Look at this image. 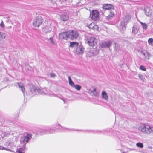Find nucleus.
Here are the masks:
<instances>
[{
	"instance_id": "obj_14",
	"label": "nucleus",
	"mask_w": 153,
	"mask_h": 153,
	"mask_svg": "<svg viewBox=\"0 0 153 153\" xmlns=\"http://www.w3.org/2000/svg\"><path fill=\"white\" fill-rule=\"evenodd\" d=\"M91 51L92 52L93 56H95L98 54L99 49L97 48L96 46L92 47V48H91Z\"/></svg>"
},
{
	"instance_id": "obj_50",
	"label": "nucleus",
	"mask_w": 153,
	"mask_h": 153,
	"mask_svg": "<svg viewBox=\"0 0 153 153\" xmlns=\"http://www.w3.org/2000/svg\"><path fill=\"white\" fill-rule=\"evenodd\" d=\"M131 1H134V0H131Z\"/></svg>"
},
{
	"instance_id": "obj_15",
	"label": "nucleus",
	"mask_w": 153,
	"mask_h": 153,
	"mask_svg": "<svg viewBox=\"0 0 153 153\" xmlns=\"http://www.w3.org/2000/svg\"><path fill=\"white\" fill-rule=\"evenodd\" d=\"M103 9L110 10L114 8V6L111 4H104L102 7Z\"/></svg>"
},
{
	"instance_id": "obj_7",
	"label": "nucleus",
	"mask_w": 153,
	"mask_h": 153,
	"mask_svg": "<svg viewBox=\"0 0 153 153\" xmlns=\"http://www.w3.org/2000/svg\"><path fill=\"white\" fill-rule=\"evenodd\" d=\"M99 14L96 10H93L91 13L90 16L94 20L96 21L98 19Z\"/></svg>"
},
{
	"instance_id": "obj_36",
	"label": "nucleus",
	"mask_w": 153,
	"mask_h": 153,
	"mask_svg": "<svg viewBox=\"0 0 153 153\" xmlns=\"http://www.w3.org/2000/svg\"><path fill=\"white\" fill-rule=\"evenodd\" d=\"M120 46L119 45H116L115 44V46L114 47V49L116 50H118L120 49Z\"/></svg>"
},
{
	"instance_id": "obj_39",
	"label": "nucleus",
	"mask_w": 153,
	"mask_h": 153,
	"mask_svg": "<svg viewBox=\"0 0 153 153\" xmlns=\"http://www.w3.org/2000/svg\"><path fill=\"white\" fill-rule=\"evenodd\" d=\"M48 41L50 42L52 44H54V42L53 40V39L52 37L50 38L48 40Z\"/></svg>"
},
{
	"instance_id": "obj_1",
	"label": "nucleus",
	"mask_w": 153,
	"mask_h": 153,
	"mask_svg": "<svg viewBox=\"0 0 153 153\" xmlns=\"http://www.w3.org/2000/svg\"><path fill=\"white\" fill-rule=\"evenodd\" d=\"M138 130L145 134H150L153 133V127L144 124L139 127Z\"/></svg>"
},
{
	"instance_id": "obj_46",
	"label": "nucleus",
	"mask_w": 153,
	"mask_h": 153,
	"mask_svg": "<svg viewBox=\"0 0 153 153\" xmlns=\"http://www.w3.org/2000/svg\"><path fill=\"white\" fill-rule=\"evenodd\" d=\"M51 2L53 3L54 4L56 2V0H51Z\"/></svg>"
},
{
	"instance_id": "obj_41",
	"label": "nucleus",
	"mask_w": 153,
	"mask_h": 153,
	"mask_svg": "<svg viewBox=\"0 0 153 153\" xmlns=\"http://www.w3.org/2000/svg\"><path fill=\"white\" fill-rule=\"evenodd\" d=\"M0 150H7L11 151V150L8 149L7 148H5L0 146Z\"/></svg>"
},
{
	"instance_id": "obj_40",
	"label": "nucleus",
	"mask_w": 153,
	"mask_h": 153,
	"mask_svg": "<svg viewBox=\"0 0 153 153\" xmlns=\"http://www.w3.org/2000/svg\"><path fill=\"white\" fill-rule=\"evenodd\" d=\"M138 76L139 77V78H140V79H141L142 81H144V79H145V78L143 77V76L140 75V74H139L138 75Z\"/></svg>"
},
{
	"instance_id": "obj_44",
	"label": "nucleus",
	"mask_w": 153,
	"mask_h": 153,
	"mask_svg": "<svg viewBox=\"0 0 153 153\" xmlns=\"http://www.w3.org/2000/svg\"><path fill=\"white\" fill-rule=\"evenodd\" d=\"M89 132H92L93 131H90H90H89ZM93 132H95V133H97V132H101V131H99V130H95V131H93Z\"/></svg>"
},
{
	"instance_id": "obj_17",
	"label": "nucleus",
	"mask_w": 153,
	"mask_h": 153,
	"mask_svg": "<svg viewBox=\"0 0 153 153\" xmlns=\"http://www.w3.org/2000/svg\"><path fill=\"white\" fill-rule=\"evenodd\" d=\"M17 84L19 88H21V91L24 94V92L25 91V88L24 84L20 82H17Z\"/></svg>"
},
{
	"instance_id": "obj_33",
	"label": "nucleus",
	"mask_w": 153,
	"mask_h": 153,
	"mask_svg": "<svg viewBox=\"0 0 153 153\" xmlns=\"http://www.w3.org/2000/svg\"><path fill=\"white\" fill-rule=\"evenodd\" d=\"M143 54L146 58H147L148 57L149 58V53L148 52H146L145 53H143Z\"/></svg>"
},
{
	"instance_id": "obj_4",
	"label": "nucleus",
	"mask_w": 153,
	"mask_h": 153,
	"mask_svg": "<svg viewBox=\"0 0 153 153\" xmlns=\"http://www.w3.org/2000/svg\"><path fill=\"white\" fill-rule=\"evenodd\" d=\"M68 37L71 40L75 39L77 38L79 36V33L76 30H70L68 31Z\"/></svg>"
},
{
	"instance_id": "obj_42",
	"label": "nucleus",
	"mask_w": 153,
	"mask_h": 153,
	"mask_svg": "<svg viewBox=\"0 0 153 153\" xmlns=\"http://www.w3.org/2000/svg\"><path fill=\"white\" fill-rule=\"evenodd\" d=\"M0 26L2 28L4 27V25L3 22V21H2L1 23L0 24Z\"/></svg>"
},
{
	"instance_id": "obj_49",
	"label": "nucleus",
	"mask_w": 153,
	"mask_h": 153,
	"mask_svg": "<svg viewBox=\"0 0 153 153\" xmlns=\"http://www.w3.org/2000/svg\"><path fill=\"white\" fill-rule=\"evenodd\" d=\"M110 17H112V16H111L110 15H108V18H110Z\"/></svg>"
},
{
	"instance_id": "obj_12",
	"label": "nucleus",
	"mask_w": 153,
	"mask_h": 153,
	"mask_svg": "<svg viewBox=\"0 0 153 153\" xmlns=\"http://www.w3.org/2000/svg\"><path fill=\"white\" fill-rule=\"evenodd\" d=\"M51 23L49 22L48 25L45 26L42 28L43 31L46 33L50 32L51 30V28L50 27Z\"/></svg>"
},
{
	"instance_id": "obj_30",
	"label": "nucleus",
	"mask_w": 153,
	"mask_h": 153,
	"mask_svg": "<svg viewBox=\"0 0 153 153\" xmlns=\"http://www.w3.org/2000/svg\"><path fill=\"white\" fill-rule=\"evenodd\" d=\"M148 42L150 45H153V39L152 38H150L148 40Z\"/></svg>"
},
{
	"instance_id": "obj_23",
	"label": "nucleus",
	"mask_w": 153,
	"mask_h": 153,
	"mask_svg": "<svg viewBox=\"0 0 153 153\" xmlns=\"http://www.w3.org/2000/svg\"><path fill=\"white\" fill-rule=\"evenodd\" d=\"M102 98L106 100H107L108 97L105 91H103L102 92Z\"/></svg>"
},
{
	"instance_id": "obj_13",
	"label": "nucleus",
	"mask_w": 153,
	"mask_h": 153,
	"mask_svg": "<svg viewBox=\"0 0 153 153\" xmlns=\"http://www.w3.org/2000/svg\"><path fill=\"white\" fill-rule=\"evenodd\" d=\"M84 51L83 47L81 45L77 47L76 50V53L77 54H82Z\"/></svg>"
},
{
	"instance_id": "obj_25",
	"label": "nucleus",
	"mask_w": 153,
	"mask_h": 153,
	"mask_svg": "<svg viewBox=\"0 0 153 153\" xmlns=\"http://www.w3.org/2000/svg\"><path fill=\"white\" fill-rule=\"evenodd\" d=\"M25 149V146L20 148L17 149V152L18 153H25L24 151Z\"/></svg>"
},
{
	"instance_id": "obj_6",
	"label": "nucleus",
	"mask_w": 153,
	"mask_h": 153,
	"mask_svg": "<svg viewBox=\"0 0 153 153\" xmlns=\"http://www.w3.org/2000/svg\"><path fill=\"white\" fill-rule=\"evenodd\" d=\"M60 19L61 20L64 21H67L69 19V14L67 11H65L60 16Z\"/></svg>"
},
{
	"instance_id": "obj_2",
	"label": "nucleus",
	"mask_w": 153,
	"mask_h": 153,
	"mask_svg": "<svg viewBox=\"0 0 153 153\" xmlns=\"http://www.w3.org/2000/svg\"><path fill=\"white\" fill-rule=\"evenodd\" d=\"M30 91L29 92V94L30 95H32L33 96L35 95L39 94H45V93L40 89H38L36 88V87L33 85H31L30 86Z\"/></svg>"
},
{
	"instance_id": "obj_43",
	"label": "nucleus",
	"mask_w": 153,
	"mask_h": 153,
	"mask_svg": "<svg viewBox=\"0 0 153 153\" xmlns=\"http://www.w3.org/2000/svg\"><path fill=\"white\" fill-rule=\"evenodd\" d=\"M50 75L51 77H53L55 76V74L54 73H50Z\"/></svg>"
},
{
	"instance_id": "obj_29",
	"label": "nucleus",
	"mask_w": 153,
	"mask_h": 153,
	"mask_svg": "<svg viewBox=\"0 0 153 153\" xmlns=\"http://www.w3.org/2000/svg\"><path fill=\"white\" fill-rule=\"evenodd\" d=\"M73 87L75 89L78 91L80 90L81 88V87L78 85H75Z\"/></svg>"
},
{
	"instance_id": "obj_8",
	"label": "nucleus",
	"mask_w": 153,
	"mask_h": 153,
	"mask_svg": "<svg viewBox=\"0 0 153 153\" xmlns=\"http://www.w3.org/2000/svg\"><path fill=\"white\" fill-rule=\"evenodd\" d=\"M31 137L32 134H28L26 136H23V140H22V141L23 143H27L31 139Z\"/></svg>"
},
{
	"instance_id": "obj_9",
	"label": "nucleus",
	"mask_w": 153,
	"mask_h": 153,
	"mask_svg": "<svg viewBox=\"0 0 153 153\" xmlns=\"http://www.w3.org/2000/svg\"><path fill=\"white\" fill-rule=\"evenodd\" d=\"M127 22L123 20L120 23L119 28L120 30H124L126 29V27L127 24Z\"/></svg>"
},
{
	"instance_id": "obj_18",
	"label": "nucleus",
	"mask_w": 153,
	"mask_h": 153,
	"mask_svg": "<svg viewBox=\"0 0 153 153\" xmlns=\"http://www.w3.org/2000/svg\"><path fill=\"white\" fill-rule=\"evenodd\" d=\"M91 48H88L86 51V53L87 56L91 57L93 56V54H92V52L91 51Z\"/></svg>"
},
{
	"instance_id": "obj_10",
	"label": "nucleus",
	"mask_w": 153,
	"mask_h": 153,
	"mask_svg": "<svg viewBox=\"0 0 153 153\" xmlns=\"http://www.w3.org/2000/svg\"><path fill=\"white\" fill-rule=\"evenodd\" d=\"M68 31L63 32L59 34V38L62 39H67L68 38Z\"/></svg>"
},
{
	"instance_id": "obj_5",
	"label": "nucleus",
	"mask_w": 153,
	"mask_h": 153,
	"mask_svg": "<svg viewBox=\"0 0 153 153\" xmlns=\"http://www.w3.org/2000/svg\"><path fill=\"white\" fill-rule=\"evenodd\" d=\"M95 38L93 37L88 38L86 41V42L89 46L91 47L95 46L97 45V42L95 41Z\"/></svg>"
},
{
	"instance_id": "obj_34",
	"label": "nucleus",
	"mask_w": 153,
	"mask_h": 153,
	"mask_svg": "<svg viewBox=\"0 0 153 153\" xmlns=\"http://www.w3.org/2000/svg\"><path fill=\"white\" fill-rule=\"evenodd\" d=\"M47 131L48 129H42L41 130V131H40V134L41 135H43L44 134H42V133H43Z\"/></svg>"
},
{
	"instance_id": "obj_3",
	"label": "nucleus",
	"mask_w": 153,
	"mask_h": 153,
	"mask_svg": "<svg viewBox=\"0 0 153 153\" xmlns=\"http://www.w3.org/2000/svg\"><path fill=\"white\" fill-rule=\"evenodd\" d=\"M43 19L41 16L36 17L33 20V25L35 27H39L43 23Z\"/></svg>"
},
{
	"instance_id": "obj_38",
	"label": "nucleus",
	"mask_w": 153,
	"mask_h": 153,
	"mask_svg": "<svg viewBox=\"0 0 153 153\" xmlns=\"http://www.w3.org/2000/svg\"><path fill=\"white\" fill-rule=\"evenodd\" d=\"M142 26H143V29L146 30L147 29V27H148L146 23H144V24Z\"/></svg>"
},
{
	"instance_id": "obj_21",
	"label": "nucleus",
	"mask_w": 153,
	"mask_h": 153,
	"mask_svg": "<svg viewBox=\"0 0 153 153\" xmlns=\"http://www.w3.org/2000/svg\"><path fill=\"white\" fill-rule=\"evenodd\" d=\"M89 93L91 95H94L95 97H97L98 95L95 88H94L93 90H90Z\"/></svg>"
},
{
	"instance_id": "obj_47",
	"label": "nucleus",
	"mask_w": 153,
	"mask_h": 153,
	"mask_svg": "<svg viewBox=\"0 0 153 153\" xmlns=\"http://www.w3.org/2000/svg\"><path fill=\"white\" fill-rule=\"evenodd\" d=\"M60 1H61L62 2H64V1H66L67 0H59Z\"/></svg>"
},
{
	"instance_id": "obj_22",
	"label": "nucleus",
	"mask_w": 153,
	"mask_h": 153,
	"mask_svg": "<svg viewBox=\"0 0 153 153\" xmlns=\"http://www.w3.org/2000/svg\"><path fill=\"white\" fill-rule=\"evenodd\" d=\"M131 16L129 15H126L123 19L124 21L125 22H127V23H128V22L131 19Z\"/></svg>"
},
{
	"instance_id": "obj_24",
	"label": "nucleus",
	"mask_w": 153,
	"mask_h": 153,
	"mask_svg": "<svg viewBox=\"0 0 153 153\" xmlns=\"http://www.w3.org/2000/svg\"><path fill=\"white\" fill-rule=\"evenodd\" d=\"M55 131L54 129L51 128L49 130H48V131L45 132L42 134H52L55 133Z\"/></svg>"
},
{
	"instance_id": "obj_11",
	"label": "nucleus",
	"mask_w": 153,
	"mask_h": 153,
	"mask_svg": "<svg viewBox=\"0 0 153 153\" xmlns=\"http://www.w3.org/2000/svg\"><path fill=\"white\" fill-rule=\"evenodd\" d=\"M111 44L110 41H105L100 44V47L101 48L109 47L111 45Z\"/></svg>"
},
{
	"instance_id": "obj_35",
	"label": "nucleus",
	"mask_w": 153,
	"mask_h": 153,
	"mask_svg": "<svg viewBox=\"0 0 153 153\" xmlns=\"http://www.w3.org/2000/svg\"><path fill=\"white\" fill-rule=\"evenodd\" d=\"M140 69L143 71H146V68L143 66L141 65L140 67Z\"/></svg>"
},
{
	"instance_id": "obj_19",
	"label": "nucleus",
	"mask_w": 153,
	"mask_h": 153,
	"mask_svg": "<svg viewBox=\"0 0 153 153\" xmlns=\"http://www.w3.org/2000/svg\"><path fill=\"white\" fill-rule=\"evenodd\" d=\"M91 48H88L86 51V53L87 56L91 57L93 56V54H92V52L91 51Z\"/></svg>"
},
{
	"instance_id": "obj_48",
	"label": "nucleus",
	"mask_w": 153,
	"mask_h": 153,
	"mask_svg": "<svg viewBox=\"0 0 153 153\" xmlns=\"http://www.w3.org/2000/svg\"><path fill=\"white\" fill-rule=\"evenodd\" d=\"M140 22L142 25L144 24V23H143L140 21Z\"/></svg>"
},
{
	"instance_id": "obj_32",
	"label": "nucleus",
	"mask_w": 153,
	"mask_h": 153,
	"mask_svg": "<svg viewBox=\"0 0 153 153\" xmlns=\"http://www.w3.org/2000/svg\"><path fill=\"white\" fill-rule=\"evenodd\" d=\"M61 127L62 128V129L63 130V131L64 132L68 131V129H67V128H64V127H62V126H61ZM69 130H70L71 131H72V130L75 131V130L73 129H69Z\"/></svg>"
},
{
	"instance_id": "obj_31",
	"label": "nucleus",
	"mask_w": 153,
	"mask_h": 153,
	"mask_svg": "<svg viewBox=\"0 0 153 153\" xmlns=\"http://www.w3.org/2000/svg\"><path fill=\"white\" fill-rule=\"evenodd\" d=\"M136 146L138 147L142 148L143 147V145L142 143L140 142L137 143L136 144Z\"/></svg>"
},
{
	"instance_id": "obj_26",
	"label": "nucleus",
	"mask_w": 153,
	"mask_h": 153,
	"mask_svg": "<svg viewBox=\"0 0 153 153\" xmlns=\"http://www.w3.org/2000/svg\"><path fill=\"white\" fill-rule=\"evenodd\" d=\"M6 34L5 33L0 32V41L2 40L6 37Z\"/></svg>"
},
{
	"instance_id": "obj_45",
	"label": "nucleus",
	"mask_w": 153,
	"mask_h": 153,
	"mask_svg": "<svg viewBox=\"0 0 153 153\" xmlns=\"http://www.w3.org/2000/svg\"><path fill=\"white\" fill-rule=\"evenodd\" d=\"M62 100H63L64 103H66L67 102V101H66V100L64 98H61Z\"/></svg>"
},
{
	"instance_id": "obj_28",
	"label": "nucleus",
	"mask_w": 153,
	"mask_h": 153,
	"mask_svg": "<svg viewBox=\"0 0 153 153\" xmlns=\"http://www.w3.org/2000/svg\"><path fill=\"white\" fill-rule=\"evenodd\" d=\"M138 32V30L137 28L133 26L132 27V33L134 34H137Z\"/></svg>"
},
{
	"instance_id": "obj_16",
	"label": "nucleus",
	"mask_w": 153,
	"mask_h": 153,
	"mask_svg": "<svg viewBox=\"0 0 153 153\" xmlns=\"http://www.w3.org/2000/svg\"><path fill=\"white\" fill-rule=\"evenodd\" d=\"M144 11L146 15L148 16H150L151 15L152 10L149 8H146L144 10Z\"/></svg>"
},
{
	"instance_id": "obj_20",
	"label": "nucleus",
	"mask_w": 153,
	"mask_h": 153,
	"mask_svg": "<svg viewBox=\"0 0 153 153\" xmlns=\"http://www.w3.org/2000/svg\"><path fill=\"white\" fill-rule=\"evenodd\" d=\"M70 43V47L71 48H75L79 45L78 43L76 42H71Z\"/></svg>"
},
{
	"instance_id": "obj_27",
	"label": "nucleus",
	"mask_w": 153,
	"mask_h": 153,
	"mask_svg": "<svg viewBox=\"0 0 153 153\" xmlns=\"http://www.w3.org/2000/svg\"><path fill=\"white\" fill-rule=\"evenodd\" d=\"M69 84L70 86L71 87H73L74 86L75 84L73 81L71 80V78L70 76L68 77Z\"/></svg>"
},
{
	"instance_id": "obj_37",
	"label": "nucleus",
	"mask_w": 153,
	"mask_h": 153,
	"mask_svg": "<svg viewBox=\"0 0 153 153\" xmlns=\"http://www.w3.org/2000/svg\"><path fill=\"white\" fill-rule=\"evenodd\" d=\"M94 23H91L89 24L88 27L89 28H93L94 27Z\"/></svg>"
}]
</instances>
